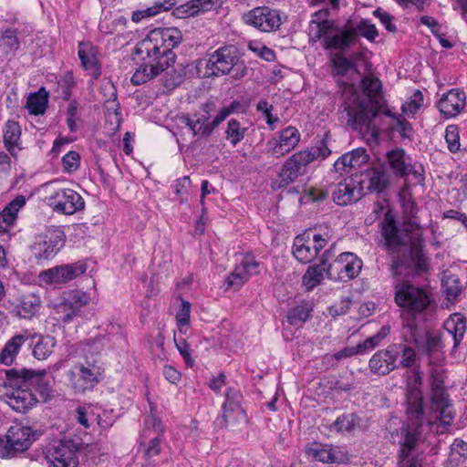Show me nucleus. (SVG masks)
<instances>
[{"instance_id":"obj_23","label":"nucleus","mask_w":467,"mask_h":467,"mask_svg":"<svg viewBox=\"0 0 467 467\" xmlns=\"http://www.w3.org/2000/svg\"><path fill=\"white\" fill-rule=\"evenodd\" d=\"M225 402L223 403V414L222 420L225 427L234 425L236 421L244 420V410L241 406L242 395L234 389H229L225 394Z\"/></svg>"},{"instance_id":"obj_18","label":"nucleus","mask_w":467,"mask_h":467,"mask_svg":"<svg viewBox=\"0 0 467 467\" xmlns=\"http://www.w3.org/2000/svg\"><path fill=\"white\" fill-rule=\"evenodd\" d=\"M393 344L378 350L369 359L368 367L372 373L386 376L399 368L398 351Z\"/></svg>"},{"instance_id":"obj_36","label":"nucleus","mask_w":467,"mask_h":467,"mask_svg":"<svg viewBox=\"0 0 467 467\" xmlns=\"http://www.w3.org/2000/svg\"><path fill=\"white\" fill-rule=\"evenodd\" d=\"M444 329L452 336L454 347L462 340L466 331V319L460 313H454L444 322Z\"/></svg>"},{"instance_id":"obj_45","label":"nucleus","mask_w":467,"mask_h":467,"mask_svg":"<svg viewBox=\"0 0 467 467\" xmlns=\"http://www.w3.org/2000/svg\"><path fill=\"white\" fill-rule=\"evenodd\" d=\"M18 29L6 28L0 36V49L5 54L15 53L20 47Z\"/></svg>"},{"instance_id":"obj_27","label":"nucleus","mask_w":467,"mask_h":467,"mask_svg":"<svg viewBox=\"0 0 467 467\" xmlns=\"http://www.w3.org/2000/svg\"><path fill=\"white\" fill-rule=\"evenodd\" d=\"M466 105V95L463 90L452 88L444 94L438 102V108L445 117L457 116Z\"/></svg>"},{"instance_id":"obj_54","label":"nucleus","mask_w":467,"mask_h":467,"mask_svg":"<svg viewBox=\"0 0 467 467\" xmlns=\"http://www.w3.org/2000/svg\"><path fill=\"white\" fill-rule=\"evenodd\" d=\"M89 296L87 293L80 290L71 291L65 300L72 306L77 313L80 312V309L87 306L89 302Z\"/></svg>"},{"instance_id":"obj_60","label":"nucleus","mask_w":467,"mask_h":467,"mask_svg":"<svg viewBox=\"0 0 467 467\" xmlns=\"http://www.w3.org/2000/svg\"><path fill=\"white\" fill-rule=\"evenodd\" d=\"M191 2L197 15L218 8L222 5V0H191Z\"/></svg>"},{"instance_id":"obj_22","label":"nucleus","mask_w":467,"mask_h":467,"mask_svg":"<svg viewBox=\"0 0 467 467\" xmlns=\"http://www.w3.org/2000/svg\"><path fill=\"white\" fill-rule=\"evenodd\" d=\"M178 121L184 134L188 133L195 139V141L208 138L214 129L206 116H201L196 119H192L189 116L183 115L179 117Z\"/></svg>"},{"instance_id":"obj_2","label":"nucleus","mask_w":467,"mask_h":467,"mask_svg":"<svg viewBox=\"0 0 467 467\" xmlns=\"http://www.w3.org/2000/svg\"><path fill=\"white\" fill-rule=\"evenodd\" d=\"M361 88L362 91L358 92L353 85L346 87L343 107L348 116L347 124L358 131L365 143L370 144L378 140L379 130L371 121L382 107V87L379 78L365 76Z\"/></svg>"},{"instance_id":"obj_4","label":"nucleus","mask_w":467,"mask_h":467,"mask_svg":"<svg viewBox=\"0 0 467 467\" xmlns=\"http://www.w3.org/2000/svg\"><path fill=\"white\" fill-rule=\"evenodd\" d=\"M36 370L27 368H11L5 371L7 384L12 388L10 393H6V403L16 411L26 413L34 408L38 399L29 389V383L33 380Z\"/></svg>"},{"instance_id":"obj_24","label":"nucleus","mask_w":467,"mask_h":467,"mask_svg":"<svg viewBox=\"0 0 467 467\" xmlns=\"http://www.w3.org/2000/svg\"><path fill=\"white\" fill-rule=\"evenodd\" d=\"M333 256L332 250L327 249L322 254L319 264L308 266L302 277V283L307 291L320 285L325 275L327 276L328 262Z\"/></svg>"},{"instance_id":"obj_58","label":"nucleus","mask_w":467,"mask_h":467,"mask_svg":"<svg viewBox=\"0 0 467 467\" xmlns=\"http://www.w3.org/2000/svg\"><path fill=\"white\" fill-rule=\"evenodd\" d=\"M80 155L76 150L68 151L62 158V165L65 172L71 173L79 168Z\"/></svg>"},{"instance_id":"obj_64","label":"nucleus","mask_w":467,"mask_h":467,"mask_svg":"<svg viewBox=\"0 0 467 467\" xmlns=\"http://www.w3.org/2000/svg\"><path fill=\"white\" fill-rule=\"evenodd\" d=\"M355 157L351 155L350 151L343 154L334 164L337 171H344L346 168H357L358 163L354 161Z\"/></svg>"},{"instance_id":"obj_55","label":"nucleus","mask_w":467,"mask_h":467,"mask_svg":"<svg viewBox=\"0 0 467 467\" xmlns=\"http://www.w3.org/2000/svg\"><path fill=\"white\" fill-rule=\"evenodd\" d=\"M358 424L357 417L352 414H342L331 424L330 429L340 431H349Z\"/></svg>"},{"instance_id":"obj_46","label":"nucleus","mask_w":467,"mask_h":467,"mask_svg":"<svg viewBox=\"0 0 467 467\" xmlns=\"http://www.w3.org/2000/svg\"><path fill=\"white\" fill-rule=\"evenodd\" d=\"M249 127L246 122H240L235 119H231L227 124V130L225 131L226 138L231 144L236 145L240 142L248 131Z\"/></svg>"},{"instance_id":"obj_3","label":"nucleus","mask_w":467,"mask_h":467,"mask_svg":"<svg viewBox=\"0 0 467 467\" xmlns=\"http://www.w3.org/2000/svg\"><path fill=\"white\" fill-rule=\"evenodd\" d=\"M406 422L397 432L400 451L398 460L400 467H421L422 457L415 453L422 441L423 396L420 389L412 387L406 393Z\"/></svg>"},{"instance_id":"obj_48","label":"nucleus","mask_w":467,"mask_h":467,"mask_svg":"<svg viewBox=\"0 0 467 467\" xmlns=\"http://www.w3.org/2000/svg\"><path fill=\"white\" fill-rule=\"evenodd\" d=\"M331 64L337 76L343 77L350 70L358 73L357 64L342 53L335 54L331 58Z\"/></svg>"},{"instance_id":"obj_28","label":"nucleus","mask_w":467,"mask_h":467,"mask_svg":"<svg viewBox=\"0 0 467 467\" xmlns=\"http://www.w3.org/2000/svg\"><path fill=\"white\" fill-rule=\"evenodd\" d=\"M357 34L353 26L337 29L331 36L324 39L325 49H336L341 52L348 50L357 43Z\"/></svg>"},{"instance_id":"obj_5","label":"nucleus","mask_w":467,"mask_h":467,"mask_svg":"<svg viewBox=\"0 0 467 467\" xmlns=\"http://www.w3.org/2000/svg\"><path fill=\"white\" fill-rule=\"evenodd\" d=\"M205 74L209 77L229 75L234 80L243 78L247 74V67L238 55L234 46H224L209 56L205 65Z\"/></svg>"},{"instance_id":"obj_33","label":"nucleus","mask_w":467,"mask_h":467,"mask_svg":"<svg viewBox=\"0 0 467 467\" xmlns=\"http://www.w3.org/2000/svg\"><path fill=\"white\" fill-rule=\"evenodd\" d=\"M410 258L417 273L429 270L427 257L422 253L423 239L420 232H416L410 238Z\"/></svg>"},{"instance_id":"obj_15","label":"nucleus","mask_w":467,"mask_h":467,"mask_svg":"<svg viewBox=\"0 0 467 467\" xmlns=\"http://www.w3.org/2000/svg\"><path fill=\"white\" fill-rule=\"evenodd\" d=\"M327 242L320 234H310L297 235L294 240L293 254L302 264L311 263Z\"/></svg>"},{"instance_id":"obj_53","label":"nucleus","mask_w":467,"mask_h":467,"mask_svg":"<svg viewBox=\"0 0 467 467\" xmlns=\"http://www.w3.org/2000/svg\"><path fill=\"white\" fill-rule=\"evenodd\" d=\"M420 349H422L431 358H434L435 356L438 357L441 350V338L436 335L427 333L421 344Z\"/></svg>"},{"instance_id":"obj_9","label":"nucleus","mask_w":467,"mask_h":467,"mask_svg":"<svg viewBox=\"0 0 467 467\" xmlns=\"http://www.w3.org/2000/svg\"><path fill=\"white\" fill-rule=\"evenodd\" d=\"M101 377V368L90 362L77 363L67 372L69 387L76 394H85L92 390Z\"/></svg>"},{"instance_id":"obj_17","label":"nucleus","mask_w":467,"mask_h":467,"mask_svg":"<svg viewBox=\"0 0 467 467\" xmlns=\"http://www.w3.org/2000/svg\"><path fill=\"white\" fill-rule=\"evenodd\" d=\"M85 272V264L77 262L44 270L39 274V279L48 285H59L69 282Z\"/></svg>"},{"instance_id":"obj_21","label":"nucleus","mask_w":467,"mask_h":467,"mask_svg":"<svg viewBox=\"0 0 467 467\" xmlns=\"http://www.w3.org/2000/svg\"><path fill=\"white\" fill-rule=\"evenodd\" d=\"M390 332V327L385 325L381 327L379 331L366 338L363 342L354 346L347 347L333 355V358L337 360L347 358L357 354H363L370 349L376 348Z\"/></svg>"},{"instance_id":"obj_43","label":"nucleus","mask_w":467,"mask_h":467,"mask_svg":"<svg viewBox=\"0 0 467 467\" xmlns=\"http://www.w3.org/2000/svg\"><path fill=\"white\" fill-rule=\"evenodd\" d=\"M309 457L324 463H334L338 461V453L330 445L315 443L306 451Z\"/></svg>"},{"instance_id":"obj_34","label":"nucleus","mask_w":467,"mask_h":467,"mask_svg":"<svg viewBox=\"0 0 467 467\" xmlns=\"http://www.w3.org/2000/svg\"><path fill=\"white\" fill-rule=\"evenodd\" d=\"M363 174L365 192H382L389 185V175L382 170L374 169Z\"/></svg>"},{"instance_id":"obj_35","label":"nucleus","mask_w":467,"mask_h":467,"mask_svg":"<svg viewBox=\"0 0 467 467\" xmlns=\"http://www.w3.org/2000/svg\"><path fill=\"white\" fill-rule=\"evenodd\" d=\"M390 168L400 176H408L412 172V166L406 157L403 149L396 148L387 154Z\"/></svg>"},{"instance_id":"obj_37","label":"nucleus","mask_w":467,"mask_h":467,"mask_svg":"<svg viewBox=\"0 0 467 467\" xmlns=\"http://www.w3.org/2000/svg\"><path fill=\"white\" fill-rule=\"evenodd\" d=\"M49 94L44 87L40 88L36 92L30 93L26 108L29 114L38 116L43 115L48 105Z\"/></svg>"},{"instance_id":"obj_16","label":"nucleus","mask_w":467,"mask_h":467,"mask_svg":"<svg viewBox=\"0 0 467 467\" xmlns=\"http://www.w3.org/2000/svg\"><path fill=\"white\" fill-rule=\"evenodd\" d=\"M246 24L263 31L276 30L281 25L279 12L268 6H259L252 9L244 16Z\"/></svg>"},{"instance_id":"obj_25","label":"nucleus","mask_w":467,"mask_h":467,"mask_svg":"<svg viewBox=\"0 0 467 467\" xmlns=\"http://www.w3.org/2000/svg\"><path fill=\"white\" fill-rule=\"evenodd\" d=\"M78 57L82 67L88 72L93 79L101 75V67L98 60V48L91 42L78 43Z\"/></svg>"},{"instance_id":"obj_50","label":"nucleus","mask_w":467,"mask_h":467,"mask_svg":"<svg viewBox=\"0 0 467 467\" xmlns=\"http://www.w3.org/2000/svg\"><path fill=\"white\" fill-rule=\"evenodd\" d=\"M354 29L356 30L357 38L360 36L369 42H375L376 38L379 36V31L376 26L367 18L360 19Z\"/></svg>"},{"instance_id":"obj_56","label":"nucleus","mask_w":467,"mask_h":467,"mask_svg":"<svg viewBox=\"0 0 467 467\" xmlns=\"http://www.w3.org/2000/svg\"><path fill=\"white\" fill-rule=\"evenodd\" d=\"M299 140L300 135L298 130L289 126L281 131L279 140L275 146H297Z\"/></svg>"},{"instance_id":"obj_14","label":"nucleus","mask_w":467,"mask_h":467,"mask_svg":"<svg viewBox=\"0 0 467 467\" xmlns=\"http://www.w3.org/2000/svg\"><path fill=\"white\" fill-rule=\"evenodd\" d=\"M362 261L353 253L340 254L332 263L328 262L327 277L330 280L347 282L358 275Z\"/></svg>"},{"instance_id":"obj_57","label":"nucleus","mask_w":467,"mask_h":467,"mask_svg":"<svg viewBox=\"0 0 467 467\" xmlns=\"http://www.w3.org/2000/svg\"><path fill=\"white\" fill-rule=\"evenodd\" d=\"M54 313L57 316L55 317L57 321L62 323H68L74 317L78 315L66 300L55 306Z\"/></svg>"},{"instance_id":"obj_63","label":"nucleus","mask_w":467,"mask_h":467,"mask_svg":"<svg viewBox=\"0 0 467 467\" xmlns=\"http://www.w3.org/2000/svg\"><path fill=\"white\" fill-rule=\"evenodd\" d=\"M373 16L380 20L389 32L394 33L397 31L396 26L392 23L393 16L387 12H383L380 7L373 11Z\"/></svg>"},{"instance_id":"obj_1","label":"nucleus","mask_w":467,"mask_h":467,"mask_svg":"<svg viewBox=\"0 0 467 467\" xmlns=\"http://www.w3.org/2000/svg\"><path fill=\"white\" fill-rule=\"evenodd\" d=\"M182 40L176 27L155 28L135 47L139 67L130 81L139 86L151 80L172 67L176 55L172 51Z\"/></svg>"},{"instance_id":"obj_20","label":"nucleus","mask_w":467,"mask_h":467,"mask_svg":"<svg viewBox=\"0 0 467 467\" xmlns=\"http://www.w3.org/2000/svg\"><path fill=\"white\" fill-rule=\"evenodd\" d=\"M259 272V263L254 256L246 254L226 277V285L228 287L239 289L253 275H256Z\"/></svg>"},{"instance_id":"obj_8","label":"nucleus","mask_w":467,"mask_h":467,"mask_svg":"<svg viewBox=\"0 0 467 467\" xmlns=\"http://www.w3.org/2000/svg\"><path fill=\"white\" fill-rule=\"evenodd\" d=\"M315 159V153L308 149L293 154L284 164L277 177L272 182V188L281 189L294 182L298 176L306 173V166Z\"/></svg>"},{"instance_id":"obj_26","label":"nucleus","mask_w":467,"mask_h":467,"mask_svg":"<svg viewBox=\"0 0 467 467\" xmlns=\"http://www.w3.org/2000/svg\"><path fill=\"white\" fill-rule=\"evenodd\" d=\"M66 241V235L59 227L48 228L45 234L44 241L38 244V257L48 259L54 256L63 246Z\"/></svg>"},{"instance_id":"obj_41","label":"nucleus","mask_w":467,"mask_h":467,"mask_svg":"<svg viewBox=\"0 0 467 467\" xmlns=\"http://www.w3.org/2000/svg\"><path fill=\"white\" fill-rule=\"evenodd\" d=\"M428 332L422 327H420L414 320L408 321L403 326L401 331V337L407 345L413 344L420 350L421 344Z\"/></svg>"},{"instance_id":"obj_29","label":"nucleus","mask_w":467,"mask_h":467,"mask_svg":"<svg viewBox=\"0 0 467 467\" xmlns=\"http://www.w3.org/2000/svg\"><path fill=\"white\" fill-rule=\"evenodd\" d=\"M329 16V10L327 8L319 10L313 14V19L310 22L311 30L314 32V37L317 39H322V45L324 39L329 37L333 33L337 31L338 26L336 21L327 19Z\"/></svg>"},{"instance_id":"obj_10","label":"nucleus","mask_w":467,"mask_h":467,"mask_svg":"<svg viewBox=\"0 0 467 467\" xmlns=\"http://www.w3.org/2000/svg\"><path fill=\"white\" fill-rule=\"evenodd\" d=\"M395 302L405 310L416 314L424 311L431 301L423 288L402 282L395 285Z\"/></svg>"},{"instance_id":"obj_51","label":"nucleus","mask_w":467,"mask_h":467,"mask_svg":"<svg viewBox=\"0 0 467 467\" xmlns=\"http://www.w3.org/2000/svg\"><path fill=\"white\" fill-rule=\"evenodd\" d=\"M21 136V128L18 122L8 120L4 129L5 146H17Z\"/></svg>"},{"instance_id":"obj_61","label":"nucleus","mask_w":467,"mask_h":467,"mask_svg":"<svg viewBox=\"0 0 467 467\" xmlns=\"http://www.w3.org/2000/svg\"><path fill=\"white\" fill-rule=\"evenodd\" d=\"M392 129L397 131L403 139L410 140L413 134V129L410 123L405 119L401 115H399L397 121Z\"/></svg>"},{"instance_id":"obj_13","label":"nucleus","mask_w":467,"mask_h":467,"mask_svg":"<svg viewBox=\"0 0 467 467\" xmlns=\"http://www.w3.org/2000/svg\"><path fill=\"white\" fill-rule=\"evenodd\" d=\"M431 410L439 413L435 418L439 419L443 426H450L454 412L451 410V403L449 395L444 388L441 376L438 373H431Z\"/></svg>"},{"instance_id":"obj_40","label":"nucleus","mask_w":467,"mask_h":467,"mask_svg":"<svg viewBox=\"0 0 467 467\" xmlns=\"http://www.w3.org/2000/svg\"><path fill=\"white\" fill-rule=\"evenodd\" d=\"M40 305V297L36 294L23 295L20 303L16 306L17 316L21 318L29 319L38 312Z\"/></svg>"},{"instance_id":"obj_47","label":"nucleus","mask_w":467,"mask_h":467,"mask_svg":"<svg viewBox=\"0 0 467 467\" xmlns=\"http://www.w3.org/2000/svg\"><path fill=\"white\" fill-rule=\"evenodd\" d=\"M46 375V370H41L36 372L34 376L33 380L29 383V386L35 384L36 389L38 392L40 398L44 402L49 400L52 397V384L49 380L44 379Z\"/></svg>"},{"instance_id":"obj_59","label":"nucleus","mask_w":467,"mask_h":467,"mask_svg":"<svg viewBox=\"0 0 467 467\" xmlns=\"http://www.w3.org/2000/svg\"><path fill=\"white\" fill-rule=\"evenodd\" d=\"M422 102V93L420 90H416L412 98L402 105V112L405 114H414L421 107Z\"/></svg>"},{"instance_id":"obj_32","label":"nucleus","mask_w":467,"mask_h":467,"mask_svg":"<svg viewBox=\"0 0 467 467\" xmlns=\"http://www.w3.org/2000/svg\"><path fill=\"white\" fill-rule=\"evenodd\" d=\"M26 197L16 196L0 212V234L7 233L17 219V213L26 205Z\"/></svg>"},{"instance_id":"obj_42","label":"nucleus","mask_w":467,"mask_h":467,"mask_svg":"<svg viewBox=\"0 0 467 467\" xmlns=\"http://www.w3.org/2000/svg\"><path fill=\"white\" fill-rule=\"evenodd\" d=\"M401 207L406 220L403 223L405 232H420V225L412 221L418 213V207L415 201L410 196H404L401 200Z\"/></svg>"},{"instance_id":"obj_7","label":"nucleus","mask_w":467,"mask_h":467,"mask_svg":"<svg viewBox=\"0 0 467 467\" xmlns=\"http://www.w3.org/2000/svg\"><path fill=\"white\" fill-rule=\"evenodd\" d=\"M315 159V153L308 149L293 154L284 164L277 177L272 182V188L281 189L294 182L298 176L306 173V166Z\"/></svg>"},{"instance_id":"obj_11","label":"nucleus","mask_w":467,"mask_h":467,"mask_svg":"<svg viewBox=\"0 0 467 467\" xmlns=\"http://www.w3.org/2000/svg\"><path fill=\"white\" fill-rule=\"evenodd\" d=\"M37 438V432L30 427L21 424L11 426L6 433L5 445L0 448V457L11 458L26 451Z\"/></svg>"},{"instance_id":"obj_6","label":"nucleus","mask_w":467,"mask_h":467,"mask_svg":"<svg viewBox=\"0 0 467 467\" xmlns=\"http://www.w3.org/2000/svg\"><path fill=\"white\" fill-rule=\"evenodd\" d=\"M57 182H48L42 185L47 193L45 200L53 211L72 215L85 208V202L81 195L69 188H57Z\"/></svg>"},{"instance_id":"obj_49","label":"nucleus","mask_w":467,"mask_h":467,"mask_svg":"<svg viewBox=\"0 0 467 467\" xmlns=\"http://www.w3.org/2000/svg\"><path fill=\"white\" fill-rule=\"evenodd\" d=\"M398 349V363L403 368H410L416 361V352L413 348L404 343L393 344Z\"/></svg>"},{"instance_id":"obj_19","label":"nucleus","mask_w":467,"mask_h":467,"mask_svg":"<svg viewBox=\"0 0 467 467\" xmlns=\"http://www.w3.org/2000/svg\"><path fill=\"white\" fill-rule=\"evenodd\" d=\"M380 233L385 240V247L390 253H397L407 245L405 235L398 228L395 218L389 212L386 213L380 223Z\"/></svg>"},{"instance_id":"obj_62","label":"nucleus","mask_w":467,"mask_h":467,"mask_svg":"<svg viewBox=\"0 0 467 467\" xmlns=\"http://www.w3.org/2000/svg\"><path fill=\"white\" fill-rule=\"evenodd\" d=\"M191 184L189 176H183L176 181L175 193L178 196L180 202H185L188 200V186Z\"/></svg>"},{"instance_id":"obj_38","label":"nucleus","mask_w":467,"mask_h":467,"mask_svg":"<svg viewBox=\"0 0 467 467\" xmlns=\"http://www.w3.org/2000/svg\"><path fill=\"white\" fill-rule=\"evenodd\" d=\"M31 337H33L29 338L31 344L36 339L33 347V356L38 360L47 359L56 346L55 338L51 336L31 335Z\"/></svg>"},{"instance_id":"obj_12","label":"nucleus","mask_w":467,"mask_h":467,"mask_svg":"<svg viewBox=\"0 0 467 467\" xmlns=\"http://www.w3.org/2000/svg\"><path fill=\"white\" fill-rule=\"evenodd\" d=\"M333 201L341 206L359 201L365 194L362 173H355L344 178L341 182L331 186Z\"/></svg>"},{"instance_id":"obj_44","label":"nucleus","mask_w":467,"mask_h":467,"mask_svg":"<svg viewBox=\"0 0 467 467\" xmlns=\"http://www.w3.org/2000/svg\"><path fill=\"white\" fill-rule=\"evenodd\" d=\"M313 308L308 302H302L287 314V322L294 327L302 326L310 317Z\"/></svg>"},{"instance_id":"obj_31","label":"nucleus","mask_w":467,"mask_h":467,"mask_svg":"<svg viewBox=\"0 0 467 467\" xmlns=\"http://www.w3.org/2000/svg\"><path fill=\"white\" fill-rule=\"evenodd\" d=\"M53 467H77L78 464L77 451L71 442H60L50 455Z\"/></svg>"},{"instance_id":"obj_39","label":"nucleus","mask_w":467,"mask_h":467,"mask_svg":"<svg viewBox=\"0 0 467 467\" xmlns=\"http://www.w3.org/2000/svg\"><path fill=\"white\" fill-rule=\"evenodd\" d=\"M177 4V0L156 1L151 6L141 10H136L131 15V20L139 23L145 18L155 16L162 11L171 10Z\"/></svg>"},{"instance_id":"obj_30","label":"nucleus","mask_w":467,"mask_h":467,"mask_svg":"<svg viewBox=\"0 0 467 467\" xmlns=\"http://www.w3.org/2000/svg\"><path fill=\"white\" fill-rule=\"evenodd\" d=\"M30 337H32L28 331L16 334L10 337L0 352V363L5 366L12 365L19 354L22 347L29 340Z\"/></svg>"},{"instance_id":"obj_52","label":"nucleus","mask_w":467,"mask_h":467,"mask_svg":"<svg viewBox=\"0 0 467 467\" xmlns=\"http://www.w3.org/2000/svg\"><path fill=\"white\" fill-rule=\"evenodd\" d=\"M442 286L449 299H455L462 293L461 282L456 275H444Z\"/></svg>"}]
</instances>
